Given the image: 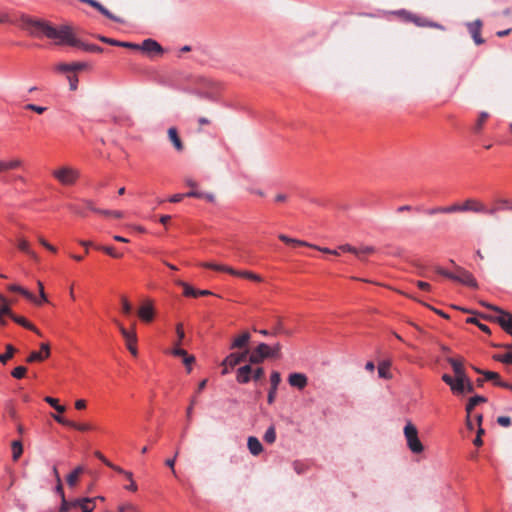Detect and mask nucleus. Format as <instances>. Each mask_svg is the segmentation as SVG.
<instances>
[{"label": "nucleus", "mask_w": 512, "mask_h": 512, "mask_svg": "<svg viewBox=\"0 0 512 512\" xmlns=\"http://www.w3.org/2000/svg\"><path fill=\"white\" fill-rule=\"evenodd\" d=\"M56 41V44L59 45H69L72 47H81L82 42L76 38L71 27L69 26H61L56 28L54 26L51 29H48V37Z\"/></svg>", "instance_id": "f257e3e1"}, {"label": "nucleus", "mask_w": 512, "mask_h": 512, "mask_svg": "<svg viewBox=\"0 0 512 512\" xmlns=\"http://www.w3.org/2000/svg\"><path fill=\"white\" fill-rule=\"evenodd\" d=\"M435 271L438 274H440L450 280L459 282L463 285H466V286H469L472 288H477V286H478L477 281L475 280L473 275L461 266L455 265V272H450L440 266H435Z\"/></svg>", "instance_id": "f03ea898"}, {"label": "nucleus", "mask_w": 512, "mask_h": 512, "mask_svg": "<svg viewBox=\"0 0 512 512\" xmlns=\"http://www.w3.org/2000/svg\"><path fill=\"white\" fill-rule=\"evenodd\" d=\"M56 492L61 497V506L60 512H68L71 510V506H80L82 512H92L93 508L89 507V503L93 502L95 499H91L90 497H82L76 498L73 500H67L64 495L63 486L61 481L57 482Z\"/></svg>", "instance_id": "7ed1b4c3"}, {"label": "nucleus", "mask_w": 512, "mask_h": 512, "mask_svg": "<svg viewBox=\"0 0 512 512\" xmlns=\"http://www.w3.org/2000/svg\"><path fill=\"white\" fill-rule=\"evenodd\" d=\"M280 351L281 345L279 343L275 344L273 347L268 346L266 343H260L249 356V363L260 364L266 358H278Z\"/></svg>", "instance_id": "20e7f679"}, {"label": "nucleus", "mask_w": 512, "mask_h": 512, "mask_svg": "<svg viewBox=\"0 0 512 512\" xmlns=\"http://www.w3.org/2000/svg\"><path fill=\"white\" fill-rule=\"evenodd\" d=\"M442 380L450 387L452 393L455 395L463 396L466 393L474 392V385L468 375L457 381H452L451 375L443 374Z\"/></svg>", "instance_id": "39448f33"}, {"label": "nucleus", "mask_w": 512, "mask_h": 512, "mask_svg": "<svg viewBox=\"0 0 512 512\" xmlns=\"http://www.w3.org/2000/svg\"><path fill=\"white\" fill-rule=\"evenodd\" d=\"M52 175L60 184L72 186L77 182L80 171L75 167L64 165L54 169Z\"/></svg>", "instance_id": "423d86ee"}, {"label": "nucleus", "mask_w": 512, "mask_h": 512, "mask_svg": "<svg viewBox=\"0 0 512 512\" xmlns=\"http://www.w3.org/2000/svg\"><path fill=\"white\" fill-rule=\"evenodd\" d=\"M407 447L413 454H420L424 446L419 439L417 427L412 422H407L403 429Z\"/></svg>", "instance_id": "0eeeda50"}, {"label": "nucleus", "mask_w": 512, "mask_h": 512, "mask_svg": "<svg viewBox=\"0 0 512 512\" xmlns=\"http://www.w3.org/2000/svg\"><path fill=\"white\" fill-rule=\"evenodd\" d=\"M23 26L33 36H39L40 34L48 37V29H51L52 25L48 22L40 19L31 18L28 16L22 17Z\"/></svg>", "instance_id": "6e6552de"}, {"label": "nucleus", "mask_w": 512, "mask_h": 512, "mask_svg": "<svg viewBox=\"0 0 512 512\" xmlns=\"http://www.w3.org/2000/svg\"><path fill=\"white\" fill-rule=\"evenodd\" d=\"M482 305L494 311L495 315H491L490 318L499 323L505 331L512 334V315L510 313L488 303L483 302Z\"/></svg>", "instance_id": "1a4fd4ad"}, {"label": "nucleus", "mask_w": 512, "mask_h": 512, "mask_svg": "<svg viewBox=\"0 0 512 512\" xmlns=\"http://www.w3.org/2000/svg\"><path fill=\"white\" fill-rule=\"evenodd\" d=\"M117 324L122 336L126 340V345L128 350L133 356L137 355V348H136V342H137V336L136 333L133 331H128L122 324H120L118 321H115Z\"/></svg>", "instance_id": "9d476101"}, {"label": "nucleus", "mask_w": 512, "mask_h": 512, "mask_svg": "<svg viewBox=\"0 0 512 512\" xmlns=\"http://www.w3.org/2000/svg\"><path fill=\"white\" fill-rule=\"evenodd\" d=\"M248 349H245L241 353H231L229 354L221 363L222 366L229 365L230 367H235L236 365L243 362L248 356Z\"/></svg>", "instance_id": "9b49d317"}, {"label": "nucleus", "mask_w": 512, "mask_h": 512, "mask_svg": "<svg viewBox=\"0 0 512 512\" xmlns=\"http://www.w3.org/2000/svg\"><path fill=\"white\" fill-rule=\"evenodd\" d=\"M448 363L451 365L452 370L454 372V376H452V381H457L465 376H467L464 364L461 360H457L454 358H448Z\"/></svg>", "instance_id": "f8f14e48"}, {"label": "nucleus", "mask_w": 512, "mask_h": 512, "mask_svg": "<svg viewBox=\"0 0 512 512\" xmlns=\"http://www.w3.org/2000/svg\"><path fill=\"white\" fill-rule=\"evenodd\" d=\"M280 382H281L280 373L277 371H273L270 376L271 387H270V390H269L268 396H267V401L269 404H272L274 402L277 388H278Z\"/></svg>", "instance_id": "ddd939ff"}, {"label": "nucleus", "mask_w": 512, "mask_h": 512, "mask_svg": "<svg viewBox=\"0 0 512 512\" xmlns=\"http://www.w3.org/2000/svg\"><path fill=\"white\" fill-rule=\"evenodd\" d=\"M288 382L292 387L302 390L308 384V378L303 373L294 372L289 375Z\"/></svg>", "instance_id": "4468645a"}, {"label": "nucleus", "mask_w": 512, "mask_h": 512, "mask_svg": "<svg viewBox=\"0 0 512 512\" xmlns=\"http://www.w3.org/2000/svg\"><path fill=\"white\" fill-rule=\"evenodd\" d=\"M41 351H33L27 358V362L32 363L36 361H42L50 355V347L47 343H42L40 345Z\"/></svg>", "instance_id": "2eb2a0df"}, {"label": "nucleus", "mask_w": 512, "mask_h": 512, "mask_svg": "<svg viewBox=\"0 0 512 512\" xmlns=\"http://www.w3.org/2000/svg\"><path fill=\"white\" fill-rule=\"evenodd\" d=\"M471 212L495 216L497 214V209H490L483 202L472 198Z\"/></svg>", "instance_id": "dca6fc26"}, {"label": "nucleus", "mask_w": 512, "mask_h": 512, "mask_svg": "<svg viewBox=\"0 0 512 512\" xmlns=\"http://www.w3.org/2000/svg\"><path fill=\"white\" fill-rule=\"evenodd\" d=\"M466 25H467V28H468L475 44H477V45L482 44L484 42L483 38H481V36H480L482 22L479 19H477L473 22L467 23Z\"/></svg>", "instance_id": "f3484780"}, {"label": "nucleus", "mask_w": 512, "mask_h": 512, "mask_svg": "<svg viewBox=\"0 0 512 512\" xmlns=\"http://www.w3.org/2000/svg\"><path fill=\"white\" fill-rule=\"evenodd\" d=\"M105 464L114 469L115 471H117L118 473L120 474H123L129 481H131V484L127 485L125 488L130 490V491H136L137 490V484L135 483V481L133 480V474L132 472L130 471H126L124 469H122L121 467L119 466H116L114 464H112L110 461L108 460H105Z\"/></svg>", "instance_id": "a211bd4d"}, {"label": "nucleus", "mask_w": 512, "mask_h": 512, "mask_svg": "<svg viewBox=\"0 0 512 512\" xmlns=\"http://www.w3.org/2000/svg\"><path fill=\"white\" fill-rule=\"evenodd\" d=\"M79 1L94 7L101 14H103L104 16H106L107 18H109V19H111V20H113L115 22H122V20L119 17H117V16L113 15L112 13H110L101 3H99L96 0H79Z\"/></svg>", "instance_id": "6ab92c4d"}, {"label": "nucleus", "mask_w": 512, "mask_h": 512, "mask_svg": "<svg viewBox=\"0 0 512 512\" xmlns=\"http://www.w3.org/2000/svg\"><path fill=\"white\" fill-rule=\"evenodd\" d=\"M138 315L145 322L152 321L154 317V307L151 301H147L139 308Z\"/></svg>", "instance_id": "aec40b11"}, {"label": "nucleus", "mask_w": 512, "mask_h": 512, "mask_svg": "<svg viewBox=\"0 0 512 512\" xmlns=\"http://www.w3.org/2000/svg\"><path fill=\"white\" fill-rule=\"evenodd\" d=\"M394 14L396 15H399L401 17H403V19L405 21H411V22H414L417 26H427L429 21L425 20V19H422L420 17H417L411 13H409L408 11L406 10H398V11H395L393 12Z\"/></svg>", "instance_id": "412c9836"}, {"label": "nucleus", "mask_w": 512, "mask_h": 512, "mask_svg": "<svg viewBox=\"0 0 512 512\" xmlns=\"http://www.w3.org/2000/svg\"><path fill=\"white\" fill-rule=\"evenodd\" d=\"M138 49H141L142 51L146 52V53H161L162 52V47L160 46V44L158 42H156L155 40L153 39H146L142 42L141 45H139V48Z\"/></svg>", "instance_id": "4be33fe9"}, {"label": "nucleus", "mask_w": 512, "mask_h": 512, "mask_svg": "<svg viewBox=\"0 0 512 512\" xmlns=\"http://www.w3.org/2000/svg\"><path fill=\"white\" fill-rule=\"evenodd\" d=\"M252 367L251 365H244L237 370L236 380L238 383L246 384L251 380Z\"/></svg>", "instance_id": "5701e85b"}, {"label": "nucleus", "mask_w": 512, "mask_h": 512, "mask_svg": "<svg viewBox=\"0 0 512 512\" xmlns=\"http://www.w3.org/2000/svg\"><path fill=\"white\" fill-rule=\"evenodd\" d=\"M168 138L173 144L174 148L181 152L184 148L183 143L178 135V131L175 127H170L167 131Z\"/></svg>", "instance_id": "b1692460"}, {"label": "nucleus", "mask_w": 512, "mask_h": 512, "mask_svg": "<svg viewBox=\"0 0 512 512\" xmlns=\"http://www.w3.org/2000/svg\"><path fill=\"white\" fill-rule=\"evenodd\" d=\"M250 338H251V336H250L249 332L245 331V332H243L241 335H239L238 337H236L233 340V342L231 343L230 348L231 349H241V348H244L249 343Z\"/></svg>", "instance_id": "393cba45"}, {"label": "nucleus", "mask_w": 512, "mask_h": 512, "mask_svg": "<svg viewBox=\"0 0 512 512\" xmlns=\"http://www.w3.org/2000/svg\"><path fill=\"white\" fill-rule=\"evenodd\" d=\"M99 39H100V41L107 43L109 45H113V46L125 47V48H130V49H138L139 48L138 44L131 43V42H122V41L114 40L111 38H107L105 36H100Z\"/></svg>", "instance_id": "a878e982"}, {"label": "nucleus", "mask_w": 512, "mask_h": 512, "mask_svg": "<svg viewBox=\"0 0 512 512\" xmlns=\"http://www.w3.org/2000/svg\"><path fill=\"white\" fill-rule=\"evenodd\" d=\"M247 446L250 453L254 456L259 455L263 451L261 442L254 436H250L247 440Z\"/></svg>", "instance_id": "bb28decb"}, {"label": "nucleus", "mask_w": 512, "mask_h": 512, "mask_svg": "<svg viewBox=\"0 0 512 512\" xmlns=\"http://www.w3.org/2000/svg\"><path fill=\"white\" fill-rule=\"evenodd\" d=\"M85 67L84 63H60L56 66V70L61 73L81 70Z\"/></svg>", "instance_id": "cd10ccee"}, {"label": "nucleus", "mask_w": 512, "mask_h": 512, "mask_svg": "<svg viewBox=\"0 0 512 512\" xmlns=\"http://www.w3.org/2000/svg\"><path fill=\"white\" fill-rule=\"evenodd\" d=\"M390 367H391V361L390 360H383V361H380L379 364H378V375L380 378H383V379H391L392 378V374L390 372Z\"/></svg>", "instance_id": "c85d7f7f"}, {"label": "nucleus", "mask_w": 512, "mask_h": 512, "mask_svg": "<svg viewBox=\"0 0 512 512\" xmlns=\"http://www.w3.org/2000/svg\"><path fill=\"white\" fill-rule=\"evenodd\" d=\"M495 203L496 206L490 207V209H497V213L500 211H512V199L497 198Z\"/></svg>", "instance_id": "c756f323"}, {"label": "nucleus", "mask_w": 512, "mask_h": 512, "mask_svg": "<svg viewBox=\"0 0 512 512\" xmlns=\"http://www.w3.org/2000/svg\"><path fill=\"white\" fill-rule=\"evenodd\" d=\"M487 401V398L481 395H476L471 397L468 400V403L466 405V412L468 415L471 414L472 410L480 403H485Z\"/></svg>", "instance_id": "7c9ffc66"}, {"label": "nucleus", "mask_w": 512, "mask_h": 512, "mask_svg": "<svg viewBox=\"0 0 512 512\" xmlns=\"http://www.w3.org/2000/svg\"><path fill=\"white\" fill-rule=\"evenodd\" d=\"M186 197H194V198H203L208 202H214L215 201V195L210 192H200L198 190H191L188 193H186Z\"/></svg>", "instance_id": "2f4dec72"}, {"label": "nucleus", "mask_w": 512, "mask_h": 512, "mask_svg": "<svg viewBox=\"0 0 512 512\" xmlns=\"http://www.w3.org/2000/svg\"><path fill=\"white\" fill-rule=\"evenodd\" d=\"M8 289L10 291H13V292H19L21 293L24 297H26L28 300L34 302V303H38L37 302V298L32 294L30 293L28 290L22 288L21 286L19 285H16V284H12V285H9L8 286Z\"/></svg>", "instance_id": "473e14b6"}, {"label": "nucleus", "mask_w": 512, "mask_h": 512, "mask_svg": "<svg viewBox=\"0 0 512 512\" xmlns=\"http://www.w3.org/2000/svg\"><path fill=\"white\" fill-rule=\"evenodd\" d=\"M11 319H13L16 323L20 324L21 326L35 332L37 335H41L40 331L25 318L16 316L12 313Z\"/></svg>", "instance_id": "72a5a7b5"}, {"label": "nucleus", "mask_w": 512, "mask_h": 512, "mask_svg": "<svg viewBox=\"0 0 512 512\" xmlns=\"http://www.w3.org/2000/svg\"><path fill=\"white\" fill-rule=\"evenodd\" d=\"M483 375L486 380L494 381V384L499 387H509V384L500 380L499 375L493 371H485Z\"/></svg>", "instance_id": "f704fd0d"}, {"label": "nucleus", "mask_w": 512, "mask_h": 512, "mask_svg": "<svg viewBox=\"0 0 512 512\" xmlns=\"http://www.w3.org/2000/svg\"><path fill=\"white\" fill-rule=\"evenodd\" d=\"M83 470L82 466H78L67 476V483L70 487H74L77 484L79 475Z\"/></svg>", "instance_id": "c9c22d12"}, {"label": "nucleus", "mask_w": 512, "mask_h": 512, "mask_svg": "<svg viewBox=\"0 0 512 512\" xmlns=\"http://www.w3.org/2000/svg\"><path fill=\"white\" fill-rule=\"evenodd\" d=\"M12 447V458L17 461L23 453V446L20 440H15L11 443Z\"/></svg>", "instance_id": "e433bc0d"}, {"label": "nucleus", "mask_w": 512, "mask_h": 512, "mask_svg": "<svg viewBox=\"0 0 512 512\" xmlns=\"http://www.w3.org/2000/svg\"><path fill=\"white\" fill-rule=\"evenodd\" d=\"M201 266H203L205 268L214 269V270H217V271H223V272H227V273H234V269L232 267L225 266V265H218V264L207 262V263H202Z\"/></svg>", "instance_id": "4c0bfd02"}, {"label": "nucleus", "mask_w": 512, "mask_h": 512, "mask_svg": "<svg viewBox=\"0 0 512 512\" xmlns=\"http://www.w3.org/2000/svg\"><path fill=\"white\" fill-rule=\"evenodd\" d=\"M231 275H235V276H240V277H245V278H248V279H251V280H254V281H261L262 278L253 273V272H250V271H237L234 269V273H230Z\"/></svg>", "instance_id": "58836bf2"}, {"label": "nucleus", "mask_w": 512, "mask_h": 512, "mask_svg": "<svg viewBox=\"0 0 512 512\" xmlns=\"http://www.w3.org/2000/svg\"><path fill=\"white\" fill-rule=\"evenodd\" d=\"M176 284H178L179 286L183 287L184 294L186 296H193V297L198 296L197 290L194 289L192 286L188 285L187 283H185V282H183L181 280H176Z\"/></svg>", "instance_id": "ea45409f"}, {"label": "nucleus", "mask_w": 512, "mask_h": 512, "mask_svg": "<svg viewBox=\"0 0 512 512\" xmlns=\"http://www.w3.org/2000/svg\"><path fill=\"white\" fill-rule=\"evenodd\" d=\"M4 316H8L11 318L12 311L8 304L1 305L0 307V325H6V320Z\"/></svg>", "instance_id": "a19ab883"}, {"label": "nucleus", "mask_w": 512, "mask_h": 512, "mask_svg": "<svg viewBox=\"0 0 512 512\" xmlns=\"http://www.w3.org/2000/svg\"><path fill=\"white\" fill-rule=\"evenodd\" d=\"M15 348L10 345V344H7L6 345V352L4 354H0V362L5 364L7 362V360H9L10 358L13 357L14 353H15Z\"/></svg>", "instance_id": "79ce46f5"}, {"label": "nucleus", "mask_w": 512, "mask_h": 512, "mask_svg": "<svg viewBox=\"0 0 512 512\" xmlns=\"http://www.w3.org/2000/svg\"><path fill=\"white\" fill-rule=\"evenodd\" d=\"M264 440L267 442V443H274L275 440H276V431H275V427L274 426H270L268 427V429L266 430L265 434H264Z\"/></svg>", "instance_id": "37998d69"}, {"label": "nucleus", "mask_w": 512, "mask_h": 512, "mask_svg": "<svg viewBox=\"0 0 512 512\" xmlns=\"http://www.w3.org/2000/svg\"><path fill=\"white\" fill-rule=\"evenodd\" d=\"M3 169L4 170H9V169H15V168H18L22 165V161L18 158H15V159H12L8 162H4L3 161Z\"/></svg>", "instance_id": "c03bdc74"}, {"label": "nucleus", "mask_w": 512, "mask_h": 512, "mask_svg": "<svg viewBox=\"0 0 512 512\" xmlns=\"http://www.w3.org/2000/svg\"><path fill=\"white\" fill-rule=\"evenodd\" d=\"M97 249L102 250L103 252L107 253L108 255L114 258L122 257V254L116 252L115 249L111 246H97Z\"/></svg>", "instance_id": "a18cd8bd"}, {"label": "nucleus", "mask_w": 512, "mask_h": 512, "mask_svg": "<svg viewBox=\"0 0 512 512\" xmlns=\"http://www.w3.org/2000/svg\"><path fill=\"white\" fill-rule=\"evenodd\" d=\"M17 247L24 253L30 252L31 248L29 242L24 238H19L17 241Z\"/></svg>", "instance_id": "49530a36"}, {"label": "nucleus", "mask_w": 512, "mask_h": 512, "mask_svg": "<svg viewBox=\"0 0 512 512\" xmlns=\"http://www.w3.org/2000/svg\"><path fill=\"white\" fill-rule=\"evenodd\" d=\"M339 250L343 251V252H349V253H352L356 256H359V250L358 248L350 245V244H343V245H340L339 246Z\"/></svg>", "instance_id": "de8ad7c7"}, {"label": "nucleus", "mask_w": 512, "mask_h": 512, "mask_svg": "<svg viewBox=\"0 0 512 512\" xmlns=\"http://www.w3.org/2000/svg\"><path fill=\"white\" fill-rule=\"evenodd\" d=\"M27 369L26 367L24 366H18L16 367L13 371H12V376L14 378H17V379H21L22 377H24L25 373H26Z\"/></svg>", "instance_id": "09e8293b"}, {"label": "nucleus", "mask_w": 512, "mask_h": 512, "mask_svg": "<svg viewBox=\"0 0 512 512\" xmlns=\"http://www.w3.org/2000/svg\"><path fill=\"white\" fill-rule=\"evenodd\" d=\"M489 117V114L487 112H481L479 114V118L477 120V123H476V126H475V129L477 131H480L482 129V126H483V123L484 121Z\"/></svg>", "instance_id": "8fccbe9b"}, {"label": "nucleus", "mask_w": 512, "mask_h": 512, "mask_svg": "<svg viewBox=\"0 0 512 512\" xmlns=\"http://www.w3.org/2000/svg\"><path fill=\"white\" fill-rule=\"evenodd\" d=\"M67 80L69 82V88L72 91L77 90L78 88V77L75 75H68Z\"/></svg>", "instance_id": "3c124183"}, {"label": "nucleus", "mask_w": 512, "mask_h": 512, "mask_svg": "<svg viewBox=\"0 0 512 512\" xmlns=\"http://www.w3.org/2000/svg\"><path fill=\"white\" fill-rule=\"evenodd\" d=\"M126 511L138 512V509L135 505H133L131 503H126V504L120 505L118 507V512H126Z\"/></svg>", "instance_id": "603ef678"}, {"label": "nucleus", "mask_w": 512, "mask_h": 512, "mask_svg": "<svg viewBox=\"0 0 512 512\" xmlns=\"http://www.w3.org/2000/svg\"><path fill=\"white\" fill-rule=\"evenodd\" d=\"M25 109L34 111V112H36L38 114H42V113H44L46 111V107L38 106V105H35V104H27V105H25Z\"/></svg>", "instance_id": "864d4df0"}, {"label": "nucleus", "mask_w": 512, "mask_h": 512, "mask_svg": "<svg viewBox=\"0 0 512 512\" xmlns=\"http://www.w3.org/2000/svg\"><path fill=\"white\" fill-rule=\"evenodd\" d=\"M70 427L79 431H88L91 429V426L87 423L78 424L73 421H71Z\"/></svg>", "instance_id": "5fc2aeb1"}, {"label": "nucleus", "mask_w": 512, "mask_h": 512, "mask_svg": "<svg viewBox=\"0 0 512 512\" xmlns=\"http://www.w3.org/2000/svg\"><path fill=\"white\" fill-rule=\"evenodd\" d=\"M121 302H122V311H123V313L126 314V315L130 314L131 311H132V306L129 303V301L125 297H122L121 298Z\"/></svg>", "instance_id": "6e6d98bb"}, {"label": "nucleus", "mask_w": 512, "mask_h": 512, "mask_svg": "<svg viewBox=\"0 0 512 512\" xmlns=\"http://www.w3.org/2000/svg\"><path fill=\"white\" fill-rule=\"evenodd\" d=\"M456 212H461L460 204L455 203L450 206L443 207V213L450 214V213H456Z\"/></svg>", "instance_id": "4d7b16f0"}, {"label": "nucleus", "mask_w": 512, "mask_h": 512, "mask_svg": "<svg viewBox=\"0 0 512 512\" xmlns=\"http://www.w3.org/2000/svg\"><path fill=\"white\" fill-rule=\"evenodd\" d=\"M38 287H39V294H40V298L37 299V304L40 305L42 302H46L47 301V297H46V294L44 292V288H43V284L38 281Z\"/></svg>", "instance_id": "13d9d810"}, {"label": "nucleus", "mask_w": 512, "mask_h": 512, "mask_svg": "<svg viewBox=\"0 0 512 512\" xmlns=\"http://www.w3.org/2000/svg\"><path fill=\"white\" fill-rule=\"evenodd\" d=\"M309 247L313 248V249H316L318 251H321L323 253L332 254V255H338V251L337 250H331L329 248L320 247V246H317V245H314V244H312V246H309Z\"/></svg>", "instance_id": "bf43d9fd"}, {"label": "nucleus", "mask_w": 512, "mask_h": 512, "mask_svg": "<svg viewBox=\"0 0 512 512\" xmlns=\"http://www.w3.org/2000/svg\"><path fill=\"white\" fill-rule=\"evenodd\" d=\"M497 360L502 363H512V352H507L505 354L499 355Z\"/></svg>", "instance_id": "052dcab7"}, {"label": "nucleus", "mask_w": 512, "mask_h": 512, "mask_svg": "<svg viewBox=\"0 0 512 512\" xmlns=\"http://www.w3.org/2000/svg\"><path fill=\"white\" fill-rule=\"evenodd\" d=\"M497 423L503 427H509L511 425V419L508 416H499Z\"/></svg>", "instance_id": "680f3d73"}, {"label": "nucleus", "mask_w": 512, "mask_h": 512, "mask_svg": "<svg viewBox=\"0 0 512 512\" xmlns=\"http://www.w3.org/2000/svg\"><path fill=\"white\" fill-rule=\"evenodd\" d=\"M471 203H472V198L466 199L462 204H460V211L461 212H471Z\"/></svg>", "instance_id": "e2e57ef3"}, {"label": "nucleus", "mask_w": 512, "mask_h": 512, "mask_svg": "<svg viewBox=\"0 0 512 512\" xmlns=\"http://www.w3.org/2000/svg\"><path fill=\"white\" fill-rule=\"evenodd\" d=\"M263 375H264V369L263 368L259 367V368L255 369V370L252 369L251 377H253L254 380L257 381V380L261 379L263 377Z\"/></svg>", "instance_id": "0e129e2a"}, {"label": "nucleus", "mask_w": 512, "mask_h": 512, "mask_svg": "<svg viewBox=\"0 0 512 512\" xmlns=\"http://www.w3.org/2000/svg\"><path fill=\"white\" fill-rule=\"evenodd\" d=\"M195 361V358L194 356L192 355H185V357H183V363L187 366V370L188 372L191 371V367L190 365Z\"/></svg>", "instance_id": "69168bd1"}, {"label": "nucleus", "mask_w": 512, "mask_h": 512, "mask_svg": "<svg viewBox=\"0 0 512 512\" xmlns=\"http://www.w3.org/2000/svg\"><path fill=\"white\" fill-rule=\"evenodd\" d=\"M358 250H359L358 257H360L362 254L373 253L375 251V248L373 246H362L361 248H358Z\"/></svg>", "instance_id": "338daca9"}, {"label": "nucleus", "mask_w": 512, "mask_h": 512, "mask_svg": "<svg viewBox=\"0 0 512 512\" xmlns=\"http://www.w3.org/2000/svg\"><path fill=\"white\" fill-rule=\"evenodd\" d=\"M38 241L40 242V244L42 246H44L46 249L52 251V252H55L56 251V248L54 246H52L51 244H49L43 237L39 236L38 237Z\"/></svg>", "instance_id": "774afa93"}]
</instances>
